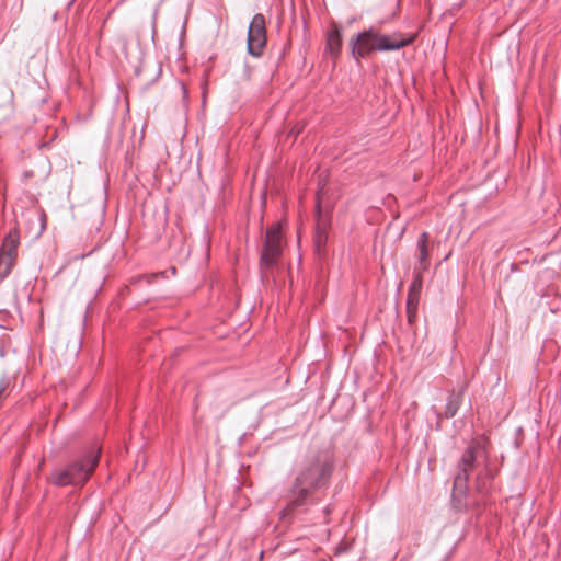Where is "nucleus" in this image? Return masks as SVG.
<instances>
[{
    "instance_id": "obj_5",
    "label": "nucleus",
    "mask_w": 561,
    "mask_h": 561,
    "mask_svg": "<svg viewBox=\"0 0 561 561\" xmlns=\"http://www.w3.org/2000/svg\"><path fill=\"white\" fill-rule=\"evenodd\" d=\"M19 242L20 237L18 231L15 229L9 231L0 249L1 277H5L10 273L12 266L14 265Z\"/></svg>"
},
{
    "instance_id": "obj_16",
    "label": "nucleus",
    "mask_w": 561,
    "mask_h": 561,
    "mask_svg": "<svg viewBox=\"0 0 561 561\" xmlns=\"http://www.w3.org/2000/svg\"><path fill=\"white\" fill-rule=\"evenodd\" d=\"M325 240H327V237H325L324 232H320V231H319V232L317 233V239H316L317 247H318V248H320V245H321L322 243H324V242H325Z\"/></svg>"
},
{
    "instance_id": "obj_1",
    "label": "nucleus",
    "mask_w": 561,
    "mask_h": 561,
    "mask_svg": "<svg viewBox=\"0 0 561 561\" xmlns=\"http://www.w3.org/2000/svg\"><path fill=\"white\" fill-rule=\"evenodd\" d=\"M415 35L400 33L382 34L375 28L363 31L350 42L352 56L359 60L368 58L374 51L397 50L413 43Z\"/></svg>"
},
{
    "instance_id": "obj_10",
    "label": "nucleus",
    "mask_w": 561,
    "mask_h": 561,
    "mask_svg": "<svg viewBox=\"0 0 561 561\" xmlns=\"http://www.w3.org/2000/svg\"><path fill=\"white\" fill-rule=\"evenodd\" d=\"M50 481L57 486H65L69 484H76L69 467L65 470L56 471L51 474Z\"/></svg>"
},
{
    "instance_id": "obj_6",
    "label": "nucleus",
    "mask_w": 561,
    "mask_h": 561,
    "mask_svg": "<svg viewBox=\"0 0 561 561\" xmlns=\"http://www.w3.org/2000/svg\"><path fill=\"white\" fill-rule=\"evenodd\" d=\"M100 449L90 453L84 459L69 466L76 484H83L93 473L100 460Z\"/></svg>"
},
{
    "instance_id": "obj_3",
    "label": "nucleus",
    "mask_w": 561,
    "mask_h": 561,
    "mask_svg": "<svg viewBox=\"0 0 561 561\" xmlns=\"http://www.w3.org/2000/svg\"><path fill=\"white\" fill-rule=\"evenodd\" d=\"M283 232L282 224L277 222L271 226L265 233V239L260 257V268L262 274L277 264L283 253Z\"/></svg>"
},
{
    "instance_id": "obj_11",
    "label": "nucleus",
    "mask_w": 561,
    "mask_h": 561,
    "mask_svg": "<svg viewBox=\"0 0 561 561\" xmlns=\"http://www.w3.org/2000/svg\"><path fill=\"white\" fill-rule=\"evenodd\" d=\"M461 392H450V394L448 396V400H447V404H446V409H445V416L446 417H453L456 415L459 407H460V402H461Z\"/></svg>"
},
{
    "instance_id": "obj_13",
    "label": "nucleus",
    "mask_w": 561,
    "mask_h": 561,
    "mask_svg": "<svg viewBox=\"0 0 561 561\" xmlns=\"http://www.w3.org/2000/svg\"><path fill=\"white\" fill-rule=\"evenodd\" d=\"M421 293L409 291L407 298V307H416L419 306Z\"/></svg>"
},
{
    "instance_id": "obj_9",
    "label": "nucleus",
    "mask_w": 561,
    "mask_h": 561,
    "mask_svg": "<svg viewBox=\"0 0 561 561\" xmlns=\"http://www.w3.org/2000/svg\"><path fill=\"white\" fill-rule=\"evenodd\" d=\"M342 48V37L337 28L332 30L328 34L327 49L333 58H336Z\"/></svg>"
},
{
    "instance_id": "obj_4",
    "label": "nucleus",
    "mask_w": 561,
    "mask_h": 561,
    "mask_svg": "<svg viewBox=\"0 0 561 561\" xmlns=\"http://www.w3.org/2000/svg\"><path fill=\"white\" fill-rule=\"evenodd\" d=\"M266 45L265 19L262 14L253 16L248 31V51L259 57Z\"/></svg>"
},
{
    "instance_id": "obj_12",
    "label": "nucleus",
    "mask_w": 561,
    "mask_h": 561,
    "mask_svg": "<svg viewBox=\"0 0 561 561\" xmlns=\"http://www.w3.org/2000/svg\"><path fill=\"white\" fill-rule=\"evenodd\" d=\"M491 472L485 470L484 473H480L477 478L476 489L479 493H488L491 489Z\"/></svg>"
},
{
    "instance_id": "obj_15",
    "label": "nucleus",
    "mask_w": 561,
    "mask_h": 561,
    "mask_svg": "<svg viewBox=\"0 0 561 561\" xmlns=\"http://www.w3.org/2000/svg\"><path fill=\"white\" fill-rule=\"evenodd\" d=\"M417 308L416 307H407V316L410 324L414 323L416 319Z\"/></svg>"
},
{
    "instance_id": "obj_2",
    "label": "nucleus",
    "mask_w": 561,
    "mask_h": 561,
    "mask_svg": "<svg viewBox=\"0 0 561 561\" xmlns=\"http://www.w3.org/2000/svg\"><path fill=\"white\" fill-rule=\"evenodd\" d=\"M323 473L324 469L318 460L311 461L299 472L290 489V500L286 507L280 512V520L290 519L295 510L305 503L310 490L316 486Z\"/></svg>"
},
{
    "instance_id": "obj_7",
    "label": "nucleus",
    "mask_w": 561,
    "mask_h": 561,
    "mask_svg": "<svg viewBox=\"0 0 561 561\" xmlns=\"http://www.w3.org/2000/svg\"><path fill=\"white\" fill-rule=\"evenodd\" d=\"M476 451H477V446L471 445L468 447V449L462 455L461 462H460L461 472L455 479V486L462 488L466 485L468 476H469V471L472 469L473 462L476 460Z\"/></svg>"
},
{
    "instance_id": "obj_14",
    "label": "nucleus",
    "mask_w": 561,
    "mask_h": 561,
    "mask_svg": "<svg viewBox=\"0 0 561 561\" xmlns=\"http://www.w3.org/2000/svg\"><path fill=\"white\" fill-rule=\"evenodd\" d=\"M421 289H422V276H421V272H419L416 274V276L414 277V280L412 282L409 291L421 293Z\"/></svg>"
},
{
    "instance_id": "obj_8",
    "label": "nucleus",
    "mask_w": 561,
    "mask_h": 561,
    "mask_svg": "<svg viewBox=\"0 0 561 561\" xmlns=\"http://www.w3.org/2000/svg\"><path fill=\"white\" fill-rule=\"evenodd\" d=\"M420 270L427 268L430 251H428V233L423 232L417 241Z\"/></svg>"
}]
</instances>
